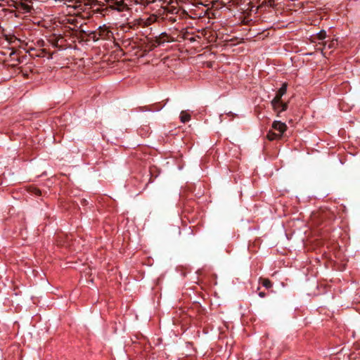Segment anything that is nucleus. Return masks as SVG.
Returning a JSON list of instances; mask_svg holds the SVG:
<instances>
[{
	"instance_id": "f257e3e1",
	"label": "nucleus",
	"mask_w": 360,
	"mask_h": 360,
	"mask_svg": "<svg viewBox=\"0 0 360 360\" xmlns=\"http://www.w3.org/2000/svg\"><path fill=\"white\" fill-rule=\"evenodd\" d=\"M88 37L94 41L99 39L111 40L113 39V33L106 25L99 26L96 30L91 32Z\"/></svg>"
},
{
	"instance_id": "f03ea898",
	"label": "nucleus",
	"mask_w": 360,
	"mask_h": 360,
	"mask_svg": "<svg viewBox=\"0 0 360 360\" xmlns=\"http://www.w3.org/2000/svg\"><path fill=\"white\" fill-rule=\"evenodd\" d=\"M287 87L288 85L286 83H283L282 86L279 88L278 91L276 94L275 97L272 99L271 101V104L273 107V108H276V106H277L278 103L279 102H282L281 98L283 95H285L287 92Z\"/></svg>"
},
{
	"instance_id": "7ed1b4c3",
	"label": "nucleus",
	"mask_w": 360,
	"mask_h": 360,
	"mask_svg": "<svg viewBox=\"0 0 360 360\" xmlns=\"http://www.w3.org/2000/svg\"><path fill=\"white\" fill-rule=\"evenodd\" d=\"M272 129L282 136L287 129V126L284 122L276 120L272 123Z\"/></svg>"
},
{
	"instance_id": "20e7f679",
	"label": "nucleus",
	"mask_w": 360,
	"mask_h": 360,
	"mask_svg": "<svg viewBox=\"0 0 360 360\" xmlns=\"http://www.w3.org/2000/svg\"><path fill=\"white\" fill-rule=\"evenodd\" d=\"M288 108V103H283V102H279L277 105V106H276V108H273L274 110L277 112L278 115L282 112H284L287 110Z\"/></svg>"
},
{
	"instance_id": "39448f33",
	"label": "nucleus",
	"mask_w": 360,
	"mask_h": 360,
	"mask_svg": "<svg viewBox=\"0 0 360 360\" xmlns=\"http://www.w3.org/2000/svg\"><path fill=\"white\" fill-rule=\"evenodd\" d=\"M124 6L125 5L122 1H116L113 5L110 6L112 9L117 11H122L124 8Z\"/></svg>"
},
{
	"instance_id": "423d86ee",
	"label": "nucleus",
	"mask_w": 360,
	"mask_h": 360,
	"mask_svg": "<svg viewBox=\"0 0 360 360\" xmlns=\"http://www.w3.org/2000/svg\"><path fill=\"white\" fill-rule=\"evenodd\" d=\"M266 136L269 141L277 140L282 137L281 135H278L277 132L273 131L271 130L268 132Z\"/></svg>"
},
{
	"instance_id": "0eeeda50",
	"label": "nucleus",
	"mask_w": 360,
	"mask_h": 360,
	"mask_svg": "<svg viewBox=\"0 0 360 360\" xmlns=\"http://www.w3.org/2000/svg\"><path fill=\"white\" fill-rule=\"evenodd\" d=\"M180 120L183 123H186L191 120V115L185 111H182L180 114Z\"/></svg>"
},
{
	"instance_id": "6e6552de",
	"label": "nucleus",
	"mask_w": 360,
	"mask_h": 360,
	"mask_svg": "<svg viewBox=\"0 0 360 360\" xmlns=\"http://www.w3.org/2000/svg\"><path fill=\"white\" fill-rule=\"evenodd\" d=\"M262 285H263L264 288H267V289H269V288H271V287H272V283H271V281H270L269 279H268V278H264V279H262Z\"/></svg>"
},
{
	"instance_id": "1a4fd4ad",
	"label": "nucleus",
	"mask_w": 360,
	"mask_h": 360,
	"mask_svg": "<svg viewBox=\"0 0 360 360\" xmlns=\"http://www.w3.org/2000/svg\"><path fill=\"white\" fill-rule=\"evenodd\" d=\"M317 39L319 40H323L326 37V33L324 30H321L316 34Z\"/></svg>"
},
{
	"instance_id": "9d476101",
	"label": "nucleus",
	"mask_w": 360,
	"mask_h": 360,
	"mask_svg": "<svg viewBox=\"0 0 360 360\" xmlns=\"http://www.w3.org/2000/svg\"><path fill=\"white\" fill-rule=\"evenodd\" d=\"M336 43L334 42L333 41H330V42H325L324 43V49H333L334 46H335V44Z\"/></svg>"
},
{
	"instance_id": "9b49d317",
	"label": "nucleus",
	"mask_w": 360,
	"mask_h": 360,
	"mask_svg": "<svg viewBox=\"0 0 360 360\" xmlns=\"http://www.w3.org/2000/svg\"><path fill=\"white\" fill-rule=\"evenodd\" d=\"M34 193L37 195H41V191L38 188H34Z\"/></svg>"
},
{
	"instance_id": "f8f14e48",
	"label": "nucleus",
	"mask_w": 360,
	"mask_h": 360,
	"mask_svg": "<svg viewBox=\"0 0 360 360\" xmlns=\"http://www.w3.org/2000/svg\"><path fill=\"white\" fill-rule=\"evenodd\" d=\"M259 296L260 297H262V298H263V297H264L266 296V293H265V292H259Z\"/></svg>"
}]
</instances>
